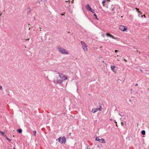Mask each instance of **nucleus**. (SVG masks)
Here are the masks:
<instances>
[{
  "instance_id": "nucleus-28",
  "label": "nucleus",
  "mask_w": 149,
  "mask_h": 149,
  "mask_svg": "<svg viewBox=\"0 0 149 149\" xmlns=\"http://www.w3.org/2000/svg\"><path fill=\"white\" fill-rule=\"evenodd\" d=\"M2 87L1 86H0V89L1 90V89H2Z\"/></svg>"
},
{
  "instance_id": "nucleus-20",
  "label": "nucleus",
  "mask_w": 149,
  "mask_h": 149,
  "mask_svg": "<svg viewBox=\"0 0 149 149\" xmlns=\"http://www.w3.org/2000/svg\"><path fill=\"white\" fill-rule=\"evenodd\" d=\"M95 140L97 141H99L100 140V139L98 137H97L96 138Z\"/></svg>"
},
{
  "instance_id": "nucleus-38",
  "label": "nucleus",
  "mask_w": 149,
  "mask_h": 149,
  "mask_svg": "<svg viewBox=\"0 0 149 149\" xmlns=\"http://www.w3.org/2000/svg\"><path fill=\"white\" fill-rule=\"evenodd\" d=\"M102 62H103V63H104V61H102Z\"/></svg>"
},
{
  "instance_id": "nucleus-9",
  "label": "nucleus",
  "mask_w": 149,
  "mask_h": 149,
  "mask_svg": "<svg viewBox=\"0 0 149 149\" xmlns=\"http://www.w3.org/2000/svg\"><path fill=\"white\" fill-rule=\"evenodd\" d=\"M106 35L107 36V37H110L111 38H113V39H116V38H114L113 36L109 33H107L106 34Z\"/></svg>"
},
{
  "instance_id": "nucleus-34",
  "label": "nucleus",
  "mask_w": 149,
  "mask_h": 149,
  "mask_svg": "<svg viewBox=\"0 0 149 149\" xmlns=\"http://www.w3.org/2000/svg\"><path fill=\"white\" fill-rule=\"evenodd\" d=\"M29 39V38H28L26 40H28Z\"/></svg>"
},
{
  "instance_id": "nucleus-4",
  "label": "nucleus",
  "mask_w": 149,
  "mask_h": 149,
  "mask_svg": "<svg viewBox=\"0 0 149 149\" xmlns=\"http://www.w3.org/2000/svg\"><path fill=\"white\" fill-rule=\"evenodd\" d=\"M53 82H54L55 83H56V84H61L63 82L62 80H61V78L59 76V77L57 78V79L56 80H54V81H53Z\"/></svg>"
},
{
  "instance_id": "nucleus-14",
  "label": "nucleus",
  "mask_w": 149,
  "mask_h": 149,
  "mask_svg": "<svg viewBox=\"0 0 149 149\" xmlns=\"http://www.w3.org/2000/svg\"><path fill=\"white\" fill-rule=\"evenodd\" d=\"M5 137L6 138V139L9 141H11V139H9L8 137H7V136H6V135H5Z\"/></svg>"
},
{
  "instance_id": "nucleus-25",
  "label": "nucleus",
  "mask_w": 149,
  "mask_h": 149,
  "mask_svg": "<svg viewBox=\"0 0 149 149\" xmlns=\"http://www.w3.org/2000/svg\"><path fill=\"white\" fill-rule=\"evenodd\" d=\"M89 147H90V146H88L87 147V149H90V148Z\"/></svg>"
},
{
  "instance_id": "nucleus-11",
  "label": "nucleus",
  "mask_w": 149,
  "mask_h": 149,
  "mask_svg": "<svg viewBox=\"0 0 149 149\" xmlns=\"http://www.w3.org/2000/svg\"><path fill=\"white\" fill-rule=\"evenodd\" d=\"M86 8L89 11L90 9L91 8L90 6L88 4H87L86 5Z\"/></svg>"
},
{
  "instance_id": "nucleus-2",
  "label": "nucleus",
  "mask_w": 149,
  "mask_h": 149,
  "mask_svg": "<svg viewBox=\"0 0 149 149\" xmlns=\"http://www.w3.org/2000/svg\"><path fill=\"white\" fill-rule=\"evenodd\" d=\"M58 141L61 143H65L66 141V139L65 136H63L62 137H59L58 139Z\"/></svg>"
},
{
  "instance_id": "nucleus-29",
  "label": "nucleus",
  "mask_w": 149,
  "mask_h": 149,
  "mask_svg": "<svg viewBox=\"0 0 149 149\" xmlns=\"http://www.w3.org/2000/svg\"><path fill=\"white\" fill-rule=\"evenodd\" d=\"M95 17L96 19L98 20V19L97 18V16L96 17Z\"/></svg>"
},
{
  "instance_id": "nucleus-36",
  "label": "nucleus",
  "mask_w": 149,
  "mask_h": 149,
  "mask_svg": "<svg viewBox=\"0 0 149 149\" xmlns=\"http://www.w3.org/2000/svg\"><path fill=\"white\" fill-rule=\"evenodd\" d=\"M114 122H115V123H117V122L116 121H115H115H114Z\"/></svg>"
},
{
  "instance_id": "nucleus-32",
  "label": "nucleus",
  "mask_w": 149,
  "mask_h": 149,
  "mask_svg": "<svg viewBox=\"0 0 149 149\" xmlns=\"http://www.w3.org/2000/svg\"><path fill=\"white\" fill-rule=\"evenodd\" d=\"M140 71H141V72H143V71H142V70L140 69Z\"/></svg>"
},
{
  "instance_id": "nucleus-8",
  "label": "nucleus",
  "mask_w": 149,
  "mask_h": 149,
  "mask_svg": "<svg viewBox=\"0 0 149 149\" xmlns=\"http://www.w3.org/2000/svg\"><path fill=\"white\" fill-rule=\"evenodd\" d=\"M116 5H112L110 8V10L111 11H113L115 8Z\"/></svg>"
},
{
  "instance_id": "nucleus-22",
  "label": "nucleus",
  "mask_w": 149,
  "mask_h": 149,
  "mask_svg": "<svg viewBox=\"0 0 149 149\" xmlns=\"http://www.w3.org/2000/svg\"><path fill=\"white\" fill-rule=\"evenodd\" d=\"M145 17V18H146V16H145V15H142L141 16V17Z\"/></svg>"
},
{
  "instance_id": "nucleus-3",
  "label": "nucleus",
  "mask_w": 149,
  "mask_h": 149,
  "mask_svg": "<svg viewBox=\"0 0 149 149\" xmlns=\"http://www.w3.org/2000/svg\"><path fill=\"white\" fill-rule=\"evenodd\" d=\"M81 44L82 45V48L84 52L87 51L88 49L87 48V46L86 45L85 43L83 41L81 42Z\"/></svg>"
},
{
  "instance_id": "nucleus-24",
  "label": "nucleus",
  "mask_w": 149,
  "mask_h": 149,
  "mask_svg": "<svg viewBox=\"0 0 149 149\" xmlns=\"http://www.w3.org/2000/svg\"><path fill=\"white\" fill-rule=\"evenodd\" d=\"M105 1H106V2H109L110 1V0H105Z\"/></svg>"
},
{
  "instance_id": "nucleus-27",
  "label": "nucleus",
  "mask_w": 149,
  "mask_h": 149,
  "mask_svg": "<svg viewBox=\"0 0 149 149\" xmlns=\"http://www.w3.org/2000/svg\"><path fill=\"white\" fill-rule=\"evenodd\" d=\"M118 52V51L117 50H115V53H116L117 52Z\"/></svg>"
},
{
  "instance_id": "nucleus-43",
  "label": "nucleus",
  "mask_w": 149,
  "mask_h": 149,
  "mask_svg": "<svg viewBox=\"0 0 149 149\" xmlns=\"http://www.w3.org/2000/svg\"><path fill=\"white\" fill-rule=\"evenodd\" d=\"M61 15H63V14H62Z\"/></svg>"
},
{
  "instance_id": "nucleus-45",
  "label": "nucleus",
  "mask_w": 149,
  "mask_h": 149,
  "mask_svg": "<svg viewBox=\"0 0 149 149\" xmlns=\"http://www.w3.org/2000/svg\"><path fill=\"white\" fill-rule=\"evenodd\" d=\"M1 15V14H0V16Z\"/></svg>"
},
{
  "instance_id": "nucleus-10",
  "label": "nucleus",
  "mask_w": 149,
  "mask_h": 149,
  "mask_svg": "<svg viewBox=\"0 0 149 149\" xmlns=\"http://www.w3.org/2000/svg\"><path fill=\"white\" fill-rule=\"evenodd\" d=\"M111 68V70L114 72H115L114 70V69L116 68V66H113L112 65H111L110 66Z\"/></svg>"
},
{
  "instance_id": "nucleus-1",
  "label": "nucleus",
  "mask_w": 149,
  "mask_h": 149,
  "mask_svg": "<svg viewBox=\"0 0 149 149\" xmlns=\"http://www.w3.org/2000/svg\"><path fill=\"white\" fill-rule=\"evenodd\" d=\"M57 49L59 52L63 54H68L69 52L67 50L65 49L63 47L58 46Z\"/></svg>"
},
{
  "instance_id": "nucleus-15",
  "label": "nucleus",
  "mask_w": 149,
  "mask_h": 149,
  "mask_svg": "<svg viewBox=\"0 0 149 149\" xmlns=\"http://www.w3.org/2000/svg\"><path fill=\"white\" fill-rule=\"evenodd\" d=\"M106 2V1H105V0H103L102 2V4H103V6H105L104 4Z\"/></svg>"
},
{
  "instance_id": "nucleus-21",
  "label": "nucleus",
  "mask_w": 149,
  "mask_h": 149,
  "mask_svg": "<svg viewBox=\"0 0 149 149\" xmlns=\"http://www.w3.org/2000/svg\"><path fill=\"white\" fill-rule=\"evenodd\" d=\"M36 131H33V135L34 136H36Z\"/></svg>"
},
{
  "instance_id": "nucleus-16",
  "label": "nucleus",
  "mask_w": 149,
  "mask_h": 149,
  "mask_svg": "<svg viewBox=\"0 0 149 149\" xmlns=\"http://www.w3.org/2000/svg\"><path fill=\"white\" fill-rule=\"evenodd\" d=\"M17 131L19 133H21L22 132V130L21 129H18L17 130Z\"/></svg>"
},
{
  "instance_id": "nucleus-7",
  "label": "nucleus",
  "mask_w": 149,
  "mask_h": 149,
  "mask_svg": "<svg viewBox=\"0 0 149 149\" xmlns=\"http://www.w3.org/2000/svg\"><path fill=\"white\" fill-rule=\"evenodd\" d=\"M58 74H59V77L61 78V80H62V82H63V81L67 80V78L66 77L64 76H62L61 74H59V73H58Z\"/></svg>"
},
{
  "instance_id": "nucleus-6",
  "label": "nucleus",
  "mask_w": 149,
  "mask_h": 149,
  "mask_svg": "<svg viewBox=\"0 0 149 149\" xmlns=\"http://www.w3.org/2000/svg\"><path fill=\"white\" fill-rule=\"evenodd\" d=\"M119 29L120 30L122 31H125L127 30V29L124 26L122 25L119 26Z\"/></svg>"
},
{
  "instance_id": "nucleus-5",
  "label": "nucleus",
  "mask_w": 149,
  "mask_h": 149,
  "mask_svg": "<svg viewBox=\"0 0 149 149\" xmlns=\"http://www.w3.org/2000/svg\"><path fill=\"white\" fill-rule=\"evenodd\" d=\"M101 107H102L100 106V108H95L93 109H92V112L93 113H94L98 111H102V109H101Z\"/></svg>"
},
{
  "instance_id": "nucleus-33",
  "label": "nucleus",
  "mask_w": 149,
  "mask_h": 149,
  "mask_svg": "<svg viewBox=\"0 0 149 149\" xmlns=\"http://www.w3.org/2000/svg\"><path fill=\"white\" fill-rule=\"evenodd\" d=\"M137 51L138 52V51L137 50ZM138 52H139V54H140V52L138 51Z\"/></svg>"
},
{
  "instance_id": "nucleus-12",
  "label": "nucleus",
  "mask_w": 149,
  "mask_h": 149,
  "mask_svg": "<svg viewBox=\"0 0 149 149\" xmlns=\"http://www.w3.org/2000/svg\"><path fill=\"white\" fill-rule=\"evenodd\" d=\"M99 141L100 143H105V140L104 139H100Z\"/></svg>"
},
{
  "instance_id": "nucleus-35",
  "label": "nucleus",
  "mask_w": 149,
  "mask_h": 149,
  "mask_svg": "<svg viewBox=\"0 0 149 149\" xmlns=\"http://www.w3.org/2000/svg\"><path fill=\"white\" fill-rule=\"evenodd\" d=\"M110 120H111H111H112V119H110Z\"/></svg>"
},
{
  "instance_id": "nucleus-13",
  "label": "nucleus",
  "mask_w": 149,
  "mask_h": 149,
  "mask_svg": "<svg viewBox=\"0 0 149 149\" xmlns=\"http://www.w3.org/2000/svg\"><path fill=\"white\" fill-rule=\"evenodd\" d=\"M136 9V11L138 13H141V14H142V12H141V11H139V9L137 8H135Z\"/></svg>"
},
{
  "instance_id": "nucleus-37",
  "label": "nucleus",
  "mask_w": 149,
  "mask_h": 149,
  "mask_svg": "<svg viewBox=\"0 0 149 149\" xmlns=\"http://www.w3.org/2000/svg\"><path fill=\"white\" fill-rule=\"evenodd\" d=\"M13 149H16L15 148H13Z\"/></svg>"
},
{
  "instance_id": "nucleus-42",
  "label": "nucleus",
  "mask_w": 149,
  "mask_h": 149,
  "mask_svg": "<svg viewBox=\"0 0 149 149\" xmlns=\"http://www.w3.org/2000/svg\"><path fill=\"white\" fill-rule=\"evenodd\" d=\"M69 1H66V2H69Z\"/></svg>"
},
{
  "instance_id": "nucleus-30",
  "label": "nucleus",
  "mask_w": 149,
  "mask_h": 149,
  "mask_svg": "<svg viewBox=\"0 0 149 149\" xmlns=\"http://www.w3.org/2000/svg\"><path fill=\"white\" fill-rule=\"evenodd\" d=\"M138 85V84H135V86H137Z\"/></svg>"
},
{
  "instance_id": "nucleus-41",
  "label": "nucleus",
  "mask_w": 149,
  "mask_h": 149,
  "mask_svg": "<svg viewBox=\"0 0 149 149\" xmlns=\"http://www.w3.org/2000/svg\"><path fill=\"white\" fill-rule=\"evenodd\" d=\"M117 61H119V60H118H118H117Z\"/></svg>"
},
{
  "instance_id": "nucleus-44",
  "label": "nucleus",
  "mask_w": 149,
  "mask_h": 149,
  "mask_svg": "<svg viewBox=\"0 0 149 149\" xmlns=\"http://www.w3.org/2000/svg\"><path fill=\"white\" fill-rule=\"evenodd\" d=\"M118 55L117 56V57H118Z\"/></svg>"
},
{
  "instance_id": "nucleus-26",
  "label": "nucleus",
  "mask_w": 149,
  "mask_h": 149,
  "mask_svg": "<svg viewBox=\"0 0 149 149\" xmlns=\"http://www.w3.org/2000/svg\"><path fill=\"white\" fill-rule=\"evenodd\" d=\"M140 14H141L140 13H138V16L139 17H140Z\"/></svg>"
},
{
  "instance_id": "nucleus-31",
  "label": "nucleus",
  "mask_w": 149,
  "mask_h": 149,
  "mask_svg": "<svg viewBox=\"0 0 149 149\" xmlns=\"http://www.w3.org/2000/svg\"><path fill=\"white\" fill-rule=\"evenodd\" d=\"M124 60L125 61V62H126V61H126V59H124Z\"/></svg>"
},
{
  "instance_id": "nucleus-39",
  "label": "nucleus",
  "mask_w": 149,
  "mask_h": 149,
  "mask_svg": "<svg viewBox=\"0 0 149 149\" xmlns=\"http://www.w3.org/2000/svg\"><path fill=\"white\" fill-rule=\"evenodd\" d=\"M119 114L120 116H122V115H121V114Z\"/></svg>"
},
{
  "instance_id": "nucleus-19",
  "label": "nucleus",
  "mask_w": 149,
  "mask_h": 149,
  "mask_svg": "<svg viewBox=\"0 0 149 149\" xmlns=\"http://www.w3.org/2000/svg\"><path fill=\"white\" fill-rule=\"evenodd\" d=\"M0 133L2 134V135L5 137V135L4 134V132H2L1 131H0Z\"/></svg>"
},
{
  "instance_id": "nucleus-17",
  "label": "nucleus",
  "mask_w": 149,
  "mask_h": 149,
  "mask_svg": "<svg viewBox=\"0 0 149 149\" xmlns=\"http://www.w3.org/2000/svg\"><path fill=\"white\" fill-rule=\"evenodd\" d=\"M89 11L91 12L92 13H94L95 12L94 10L93 9L91 8V9H90Z\"/></svg>"
},
{
  "instance_id": "nucleus-18",
  "label": "nucleus",
  "mask_w": 149,
  "mask_h": 149,
  "mask_svg": "<svg viewBox=\"0 0 149 149\" xmlns=\"http://www.w3.org/2000/svg\"><path fill=\"white\" fill-rule=\"evenodd\" d=\"M141 133L142 135H144L145 134V132L144 130H142L141 132Z\"/></svg>"
},
{
  "instance_id": "nucleus-40",
  "label": "nucleus",
  "mask_w": 149,
  "mask_h": 149,
  "mask_svg": "<svg viewBox=\"0 0 149 149\" xmlns=\"http://www.w3.org/2000/svg\"><path fill=\"white\" fill-rule=\"evenodd\" d=\"M119 114L120 116H122V115H121V114Z\"/></svg>"
},
{
  "instance_id": "nucleus-23",
  "label": "nucleus",
  "mask_w": 149,
  "mask_h": 149,
  "mask_svg": "<svg viewBox=\"0 0 149 149\" xmlns=\"http://www.w3.org/2000/svg\"><path fill=\"white\" fill-rule=\"evenodd\" d=\"M94 17H96L97 16V15H96V14L95 13H94Z\"/></svg>"
}]
</instances>
